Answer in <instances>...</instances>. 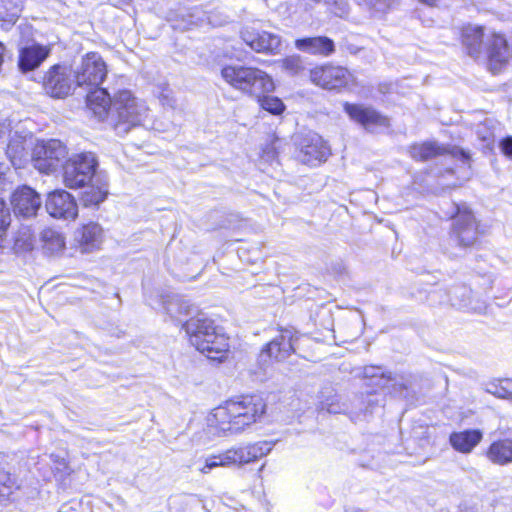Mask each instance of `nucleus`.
Here are the masks:
<instances>
[{"mask_svg":"<svg viewBox=\"0 0 512 512\" xmlns=\"http://www.w3.org/2000/svg\"><path fill=\"white\" fill-rule=\"evenodd\" d=\"M266 408V402L261 396H242L214 408L207 417V423L210 427L223 432L240 433L261 421Z\"/></svg>","mask_w":512,"mask_h":512,"instance_id":"1","label":"nucleus"},{"mask_svg":"<svg viewBox=\"0 0 512 512\" xmlns=\"http://www.w3.org/2000/svg\"><path fill=\"white\" fill-rule=\"evenodd\" d=\"M183 328L193 345L200 353L212 360L222 361L228 352V338L218 331L213 320L198 313L183 324Z\"/></svg>","mask_w":512,"mask_h":512,"instance_id":"2","label":"nucleus"},{"mask_svg":"<svg viewBox=\"0 0 512 512\" xmlns=\"http://www.w3.org/2000/svg\"><path fill=\"white\" fill-rule=\"evenodd\" d=\"M221 77L233 89L250 97H259L275 89L272 77L256 67L226 65L221 69Z\"/></svg>","mask_w":512,"mask_h":512,"instance_id":"3","label":"nucleus"},{"mask_svg":"<svg viewBox=\"0 0 512 512\" xmlns=\"http://www.w3.org/2000/svg\"><path fill=\"white\" fill-rule=\"evenodd\" d=\"M148 116L146 104L134 97L128 90H121L114 95L109 112V124L117 134L124 135L135 126L142 125Z\"/></svg>","mask_w":512,"mask_h":512,"instance_id":"4","label":"nucleus"},{"mask_svg":"<svg viewBox=\"0 0 512 512\" xmlns=\"http://www.w3.org/2000/svg\"><path fill=\"white\" fill-rule=\"evenodd\" d=\"M98 160L92 152H82L71 156L64 164L63 181L72 189L84 187L99 175L96 174Z\"/></svg>","mask_w":512,"mask_h":512,"instance_id":"5","label":"nucleus"},{"mask_svg":"<svg viewBox=\"0 0 512 512\" xmlns=\"http://www.w3.org/2000/svg\"><path fill=\"white\" fill-rule=\"evenodd\" d=\"M67 155V147L60 140H42L33 146L30 160L34 168L48 174L55 171Z\"/></svg>","mask_w":512,"mask_h":512,"instance_id":"6","label":"nucleus"},{"mask_svg":"<svg viewBox=\"0 0 512 512\" xmlns=\"http://www.w3.org/2000/svg\"><path fill=\"white\" fill-rule=\"evenodd\" d=\"M107 75V67L102 57L96 52L87 53L75 71V83L88 89L99 87Z\"/></svg>","mask_w":512,"mask_h":512,"instance_id":"7","label":"nucleus"},{"mask_svg":"<svg viewBox=\"0 0 512 512\" xmlns=\"http://www.w3.org/2000/svg\"><path fill=\"white\" fill-rule=\"evenodd\" d=\"M483 55L487 58L489 70L496 74L509 63L512 53L504 35L490 32L489 35L486 36V45Z\"/></svg>","mask_w":512,"mask_h":512,"instance_id":"8","label":"nucleus"},{"mask_svg":"<svg viewBox=\"0 0 512 512\" xmlns=\"http://www.w3.org/2000/svg\"><path fill=\"white\" fill-rule=\"evenodd\" d=\"M73 83L71 69L60 64L52 66L46 72L43 81L46 93L54 98H64L69 95Z\"/></svg>","mask_w":512,"mask_h":512,"instance_id":"9","label":"nucleus"},{"mask_svg":"<svg viewBox=\"0 0 512 512\" xmlns=\"http://www.w3.org/2000/svg\"><path fill=\"white\" fill-rule=\"evenodd\" d=\"M478 224L471 211L460 210L454 217L451 238L458 245L468 247L473 245L478 238Z\"/></svg>","mask_w":512,"mask_h":512,"instance_id":"10","label":"nucleus"},{"mask_svg":"<svg viewBox=\"0 0 512 512\" xmlns=\"http://www.w3.org/2000/svg\"><path fill=\"white\" fill-rule=\"evenodd\" d=\"M330 149L324 139L315 132H309L299 143L298 159L308 165H316L325 161Z\"/></svg>","mask_w":512,"mask_h":512,"instance_id":"11","label":"nucleus"},{"mask_svg":"<svg viewBox=\"0 0 512 512\" xmlns=\"http://www.w3.org/2000/svg\"><path fill=\"white\" fill-rule=\"evenodd\" d=\"M242 40L255 52L276 54L280 51L279 35L247 26L241 30Z\"/></svg>","mask_w":512,"mask_h":512,"instance_id":"12","label":"nucleus"},{"mask_svg":"<svg viewBox=\"0 0 512 512\" xmlns=\"http://www.w3.org/2000/svg\"><path fill=\"white\" fill-rule=\"evenodd\" d=\"M45 207L54 218L74 220L78 215V206L74 197L65 190H55L48 194Z\"/></svg>","mask_w":512,"mask_h":512,"instance_id":"13","label":"nucleus"},{"mask_svg":"<svg viewBox=\"0 0 512 512\" xmlns=\"http://www.w3.org/2000/svg\"><path fill=\"white\" fill-rule=\"evenodd\" d=\"M344 111L355 122L359 123L365 130L369 132L375 131L379 127H388L389 120L370 106L362 104H344Z\"/></svg>","mask_w":512,"mask_h":512,"instance_id":"14","label":"nucleus"},{"mask_svg":"<svg viewBox=\"0 0 512 512\" xmlns=\"http://www.w3.org/2000/svg\"><path fill=\"white\" fill-rule=\"evenodd\" d=\"M313 83L326 89H337L346 86L350 79V72L340 66H321L310 71Z\"/></svg>","mask_w":512,"mask_h":512,"instance_id":"15","label":"nucleus"},{"mask_svg":"<svg viewBox=\"0 0 512 512\" xmlns=\"http://www.w3.org/2000/svg\"><path fill=\"white\" fill-rule=\"evenodd\" d=\"M249 446L231 448L219 455L206 459L205 465L200 469L202 473H209L210 470L219 466L243 465L253 462Z\"/></svg>","mask_w":512,"mask_h":512,"instance_id":"16","label":"nucleus"},{"mask_svg":"<svg viewBox=\"0 0 512 512\" xmlns=\"http://www.w3.org/2000/svg\"><path fill=\"white\" fill-rule=\"evenodd\" d=\"M105 232L96 222H89L79 227L75 232V240L82 253L99 250L104 242Z\"/></svg>","mask_w":512,"mask_h":512,"instance_id":"17","label":"nucleus"},{"mask_svg":"<svg viewBox=\"0 0 512 512\" xmlns=\"http://www.w3.org/2000/svg\"><path fill=\"white\" fill-rule=\"evenodd\" d=\"M11 204L16 215L32 217L41 207V198L35 190L23 186L12 194Z\"/></svg>","mask_w":512,"mask_h":512,"instance_id":"18","label":"nucleus"},{"mask_svg":"<svg viewBox=\"0 0 512 512\" xmlns=\"http://www.w3.org/2000/svg\"><path fill=\"white\" fill-rule=\"evenodd\" d=\"M294 351V332L291 329H283L262 350L261 358L268 357L275 361H284Z\"/></svg>","mask_w":512,"mask_h":512,"instance_id":"19","label":"nucleus"},{"mask_svg":"<svg viewBox=\"0 0 512 512\" xmlns=\"http://www.w3.org/2000/svg\"><path fill=\"white\" fill-rule=\"evenodd\" d=\"M488 35L484 26L468 24L462 28V44L470 57L479 59L483 56Z\"/></svg>","mask_w":512,"mask_h":512,"instance_id":"20","label":"nucleus"},{"mask_svg":"<svg viewBox=\"0 0 512 512\" xmlns=\"http://www.w3.org/2000/svg\"><path fill=\"white\" fill-rule=\"evenodd\" d=\"M50 48L39 44L23 47L19 50L18 66L22 72L33 71L49 56Z\"/></svg>","mask_w":512,"mask_h":512,"instance_id":"21","label":"nucleus"},{"mask_svg":"<svg viewBox=\"0 0 512 512\" xmlns=\"http://www.w3.org/2000/svg\"><path fill=\"white\" fill-rule=\"evenodd\" d=\"M112 105L113 99L106 89L100 87L89 89L87 94V106L99 120L107 118L109 121V112Z\"/></svg>","mask_w":512,"mask_h":512,"instance_id":"22","label":"nucleus"},{"mask_svg":"<svg viewBox=\"0 0 512 512\" xmlns=\"http://www.w3.org/2000/svg\"><path fill=\"white\" fill-rule=\"evenodd\" d=\"M295 47L305 53L327 57L335 51L334 42L326 36L297 39Z\"/></svg>","mask_w":512,"mask_h":512,"instance_id":"23","label":"nucleus"},{"mask_svg":"<svg viewBox=\"0 0 512 512\" xmlns=\"http://www.w3.org/2000/svg\"><path fill=\"white\" fill-rule=\"evenodd\" d=\"M483 433L478 429L453 432L449 437V442L456 451L468 454L481 442Z\"/></svg>","mask_w":512,"mask_h":512,"instance_id":"24","label":"nucleus"},{"mask_svg":"<svg viewBox=\"0 0 512 512\" xmlns=\"http://www.w3.org/2000/svg\"><path fill=\"white\" fill-rule=\"evenodd\" d=\"M486 457L496 465L512 464V438L493 441L486 451Z\"/></svg>","mask_w":512,"mask_h":512,"instance_id":"25","label":"nucleus"},{"mask_svg":"<svg viewBox=\"0 0 512 512\" xmlns=\"http://www.w3.org/2000/svg\"><path fill=\"white\" fill-rule=\"evenodd\" d=\"M30 141L26 137L15 135L7 146V155L15 168H21L29 160Z\"/></svg>","mask_w":512,"mask_h":512,"instance_id":"26","label":"nucleus"},{"mask_svg":"<svg viewBox=\"0 0 512 512\" xmlns=\"http://www.w3.org/2000/svg\"><path fill=\"white\" fill-rule=\"evenodd\" d=\"M448 153V149L435 141L414 144L409 148L410 156L417 161H427Z\"/></svg>","mask_w":512,"mask_h":512,"instance_id":"27","label":"nucleus"},{"mask_svg":"<svg viewBox=\"0 0 512 512\" xmlns=\"http://www.w3.org/2000/svg\"><path fill=\"white\" fill-rule=\"evenodd\" d=\"M164 309L172 320L184 324L182 316H188L196 310L188 301L179 296H173L164 302Z\"/></svg>","mask_w":512,"mask_h":512,"instance_id":"28","label":"nucleus"},{"mask_svg":"<svg viewBox=\"0 0 512 512\" xmlns=\"http://www.w3.org/2000/svg\"><path fill=\"white\" fill-rule=\"evenodd\" d=\"M108 194L107 184L100 178L95 179L88 190L83 194V202L86 206H96L102 203Z\"/></svg>","mask_w":512,"mask_h":512,"instance_id":"29","label":"nucleus"},{"mask_svg":"<svg viewBox=\"0 0 512 512\" xmlns=\"http://www.w3.org/2000/svg\"><path fill=\"white\" fill-rule=\"evenodd\" d=\"M41 240L45 251L56 254L65 248V239L63 235L51 228L45 229L41 233Z\"/></svg>","mask_w":512,"mask_h":512,"instance_id":"30","label":"nucleus"},{"mask_svg":"<svg viewBox=\"0 0 512 512\" xmlns=\"http://www.w3.org/2000/svg\"><path fill=\"white\" fill-rule=\"evenodd\" d=\"M34 235L30 227L21 226L14 236L13 249L15 253H24L31 251L34 247Z\"/></svg>","mask_w":512,"mask_h":512,"instance_id":"31","label":"nucleus"},{"mask_svg":"<svg viewBox=\"0 0 512 512\" xmlns=\"http://www.w3.org/2000/svg\"><path fill=\"white\" fill-rule=\"evenodd\" d=\"M16 479L7 471H0V501H6L18 489Z\"/></svg>","mask_w":512,"mask_h":512,"instance_id":"32","label":"nucleus"},{"mask_svg":"<svg viewBox=\"0 0 512 512\" xmlns=\"http://www.w3.org/2000/svg\"><path fill=\"white\" fill-rule=\"evenodd\" d=\"M487 392L498 398L512 401V379L490 383L487 387Z\"/></svg>","mask_w":512,"mask_h":512,"instance_id":"33","label":"nucleus"},{"mask_svg":"<svg viewBox=\"0 0 512 512\" xmlns=\"http://www.w3.org/2000/svg\"><path fill=\"white\" fill-rule=\"evenodd\" d=\"M255 98L258 100L262 109L268 111L269 113H271L273 115H279L285 109V106H284L282 100L279 99L278 97L267 96V95L263 94L259 97H255Z\"/></svg>","mask_w":512,"mask_h":512,"instance_id":"34","label":"nucleus"},{"mask_svg":"<svg viewBox=\"0 0 512 512\" xmlns=\"http://www.w3.org/2000/svg\"><path fill=\"white\" fill-rule=\"evenodd\" d=\"M11 223V215L6 203L0 199V252L6 247V231Z\"/></svg>","mask_w":512,"mask_h":512,"instance_id":"35","label":"nucleus"},{"mask_svg":"<svg viewBox=\"0 0 512 512\" xmlns=\"http://www.w3.org/2000/svg\"><path fill=\"white\" fill-rule=\"evenodd\" d=\"M340 397L335 395L328 397L325 401L321 402L320 409L325 410L330 414L345 413L348 411V406L345 403H341Z\"/></svg>","mask_w":512,"mask_h":512,"instance_id":"36","label":"nucleus"},{"mask_svg":"<svg viewBox=\"0 0 512 512\" xmlns=\"http://www.w3.org/2000/svg\"><path fill=\"white\" fill-rule=\"evenodd\" d=\"M248 446L252 454V459L256 461L257 459L270 453L274 443L269 441H259L253 444H249Z\"/></svg>","mask_w":512,"mask_h":512,"instance_id":"37","label":"nucleus"},{"mask_svg":"<svg viewBox=\"0 0 512 512\" xmlns=\"http://www.w3.org/2000/svg\"><path fill=\"white\" fill-rule=\"evenodd\" d=\"M282 67L291 74H297L303 69V62L300 56L293 55L282 61Z\"/></svg>","mask_w":512,"mask_h":512,"instance_id":"38","label":"nucleus"},{"mask_svg":"<svg viewBox=\"0 0 512 512\" xmlns=\"http://www.w3.org/2000/svg\"><path fill=\"white\" fill-rule=\"evenodd\" d=\"M365 3L378 12L388 11L397 0H364Z\"/></svg>","mask_w":512,"mask_h":512,"instance_id":"39","label":"nucleus"},{"mask_svg":"<svg viewBox=\"0 0 512 512\" xmlns=\"http://www.w3.org/2000/svg\"><path fill=\"white\" fill-rule=\"evenodd\" d=\"M159 100L163 106L174 108L175 100L172 97V92L169 89H166L163 92H161Z\"/></svg>","mask_w":512,"mask_h":512,"instance_id":"40","label":"nucleus"},{"mask_svg":"<svg viewBox=\"0 0 512 512\" xmlns=\"http://www.w3.org/2000/svg\"><path fill=\"white\" fill-rule=\"evenodd\" d=\"M500 147H501L502 152L506 156L512 157V136H508V137L504 138L500 142Z\"/></svg>","mask_w":512,"mask_h":512,"instance_id":"41","label":"nucleus"},{"mask_svg":"<svg viewBox=\"0 0 512 512\" xmlns=\"http://www.w3.org/2000/svg\"><path fill=\"white\" fill-rule=\"evenodd\" d=\"M364 375L366 377H376L378 375H381V377H383V372L381 370L380 367H370V368H366L365 371H364Z\"/></svg>","mask_w":512,"mask_h":512,"instance_id":"42","label":"nucleus"},{"mask_svg":"<svg viewBox=\"0 0 512 512\" xmlns=\"http://www.w3.org/2000/svg\"><path fill=\"white\" fill-rule=\"evenodd\" d=\"M454 157H460L463 161H468L470 156L467 152L459 148H453L451 151Z\"/></svg>","mask_w":512,"mask_h":512,"instance_id":"43","label":"nucleus"},{"mask_svg":"<svg viewBox=\"0 0 512 512\" xmlns=\"http://www.w3.org/2000/svg\"><path fill=\"white\" fill-rule=\"evenodd\" d=\"M421 2L428 4L430 6L434 5L437 0H420Z\"/></svg>","mask_w":512,"mask_h":512,"instance_id":"44","label":"nucleus"},{"mask_svg":"<svg viewBox=\"0 0 512 512\" xmlns=\"http://www.w3.org/2000/svg\"><path fill=\"white\" fill-rule=\"evenodd\" d=\"M18 13H19V9H15L12 13H11V17L14 18V17H17L18 16Z\"/></svg>","mask_w":512,"mask_h":512,"instance_id":"45","label":"nucleus"},{"mask_svg":"<svg viewBox=\"0 0 512 512\" xmlns=\"http://www.w3.org/2000/svg\"><path fill=\"white\" fill-rule=\"evenodd\" d=\"M346 512H363V511L360 509L352 508V509L347 510Z\"/></svg>","mask_w":512,"mask_h":512,"instance_id":"46","label":"nucleus"},{"mask_svg":"<svg viewBox=\"0 0 512 512\" xmlns=\"http://www.w3.org/2000/svg\"><path fill=\"white\" fill-rule=\"evenodd\" d=\"M64 467H66V463L64 462V460H62V463Z\"/></svg>","mask_w":512,"mask_h":512,"instance_id":"47","label":"nucleus"}]
</instances>
